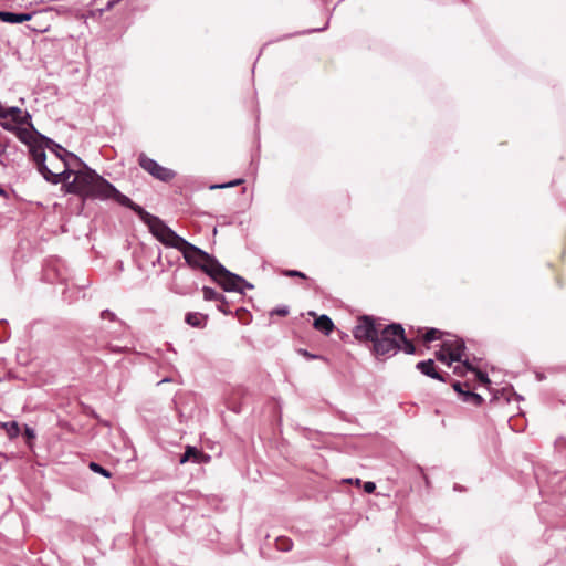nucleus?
<instances>
[{
    "label": "nucleus",
    "instance_id": "35",
    "mask_svg": "<svg viewBox=\"0 0 566 566\" xmlns=\"http://www.w3.org/2000/svg\"><path fill=\"white\" fill-rule=\"evenodd\" d=\"M289 307L286 305H281V306H277L275 308H273L271 312H270V315L273 316V315H279V316H287L289 315Z\"/></svg>",
    "mask_w": 566,
    "mask_h": 566
},
{
    "label": "nucleus",
    "instance_id": "34",
    "mask_svg": "<svg viewBox=\"0 0 566 566\" xmlns=\"http://www.w3.org/2000/svg\"><path fill=\"white\" fill-rule=\"evenodd\" d=\"M452 388L458 394L459 398H461L465 391L464 388H469V384L468 382L463 384L461 381L455 380L452 382Z\"/></svg>",
    "mask_w": 566,
    "mask_h": 566
},
{
    "label": "nucleus",
    "instance_id": "7",
    "mask_svg": "<svg viewBox=\"0 0 566 566\" xmlns=\"http://www.w3.org/2000/svg\"><path fill=\"white\" fill-rule=\"evenodd\" d=\"M212 275L213 277L210 279L216 282L224 292H238L243 294L244 289H254L253 284L248 282L239 274L229 271L221 263H217V268H214Z\"/></svg>",
    "mask_w": 566,
    "mask_h": 566
},
{
    "label": "nucleus",
    "instance_id": "21",
    "mask_svg": "<svg viewBox=\"0 0 566 566\" xmlns=\"http://www.w3.org/2000/svg\"><path fill=\"white\" fill-rule=\"evenodd\" d=\"M0 428H2L6 431L8 438L11 440L18 438L20 434L19 423L14 420L7 422L0 421Z\"/></svg>",
    "mask_w": 566,
    "mask_h": 566
},
{
    "label": "nucleus",
    "instance_id": "2",
    "mask_svg": "<svg viewBox=\"0 0 566 566\" xmlns=\"http://www.w3.org/2000/svg\"><path fill=\"white\" fill-rule=\"evenodd\" d=\"M0 126L15 135L20 142H53L40 134L31 123V115L17 106H6L0 102Z\"/></svg>",
    "mask_w": 566,
    "mask_h": 566
},
{
    "label": "nucleus",
    "instance_id": "8",
    "mask_svg": "<svg viewBox=\"0 0 566 566\" xmlns=\"http://www.w3.org/2000/svg\"><path fill=\"white\" fill-rule=\"evenodd\" d=\"M382 326V324L377 323L374 316L360 315L357 317L352 333L359 343H370L373 345Z\"/></svg>",
    "mask_w": 566,
    "mask_h": 566
},
{
    "label": "nucleus",
    "instance_id": "31",
    "mask_svg": "<svg viewBox=\"0 0 566 566\" xmlns=\"http://www.w3.org/2000/svg\"><path fill=\"white\" fill-rule=\"evenodd\" d=\"M297 352H298L300 355H302L303 357H305L308 360L319 359V360H323V361H328V359L325 356L317 355V354H312L307 349H304V348H300Z\"/></svg>",
    "mask_w": 566,
    "mask_h": 566
},
{
    "label": "nucleus",
    "instance_id": "5",
    "mask_svg": "<svg viewBox=\"0 0 566 566\" xmlns=\"http://www.w3.org/2000/svg\"><path fill=\"white\" fill-rule=\"evenodd\" d=\"M142 221L148 227L150 233L166 247L179 250L182 244H186V239L177 234L159 217L147 212Z\"/></svg>",
    "mask_w": 566,
    "mask_h": 566
},
{
    "label": "nucleus",
    "instance_id": "15",
    "mask_svg": "<svg viewBox=\"0 0 566 566\" xmlns=\"http://www.w3.org/2000/svg\"><path fill=\"white\" fill-rule=\"evenodd\" d=\"M49 153H46V163L48 167L53 172H59L63 169V156L60 151H57V148L55 146L49 145L45 146Z\"/></svg>",
    "mask_w": 566,
    "mask_h": 566
},
{
    "label": "nucleus",
    "instance_id": "3",
    "mask_svg": "<svg viewBox=\"0 0 566 566\" xmlns=\"http://www.w3.org/2000/svg\"><path fill=\"white\" fill-rule=\"evenodd\" d=\"M403 337V327L400 323L384 325L369 349L371 355L386 360L400 352L399 338Z\"/></svg>",
    "mask_w": 566,
    "mask_h": 566
},
{
    "label": "nucleus",
    "instance_id": "42",
    "mask_svg": "<svg viewBox=\"0 0 566 566\" xmlns=\"http://www.w3.org/2000/svg\"><path fill=\"white\" fill-rule=\"evenodd\" d=\"M0 196L7 197V191L0 187Z\"/></svg>",
    "mask_w": 566,
    "mask_h": 566
},
{
    "label": "nucleus",
    "instance_id": "36",
    "mask_svg": "<svg viewBox=\"0 0 566 566\" xmlns=\"http://www.w3.org/2000/svg\"><path fill=\"white\" fill-rule=\"evenodd\" d=\"M283 275L287 276V277H301V279H306V275L305 273L301 272V271H297V270H285L283 271Z\"/></svg>",
    "mask_w": 566,
    "mask_h": 566
},
{
    "label": "nucleus",
    "instance_id": "32",
    "mask_svg": "<svg viewBox=\"0 0 566 566\" xmlns=\"http://www.w3.org/2000/svg\"><path fill=\"white\" fill-rule=\"evenodd\" d=\"M23 436L25 437L28 446L31 447V442L36 437L35 430L33 428L29 427L28 424H25L24 429H23Z\"/></svg>",
    "mask_w": 566,
    "mask_h": 566
},
{
    "label": "nucleus",
    "instance_id": "26",
    "mask_svg": "<svg viewBox=\"0 0 566 566\" xmlns=\"http://www.w3.org/2000/svg\"><path fill=\"white\" fill-rule=\"evenodd\" d=\"M88 468L91 471H93L94 473H97V474H101L105 478H111L112 476V472L107 469H105L104 467H102L99 463L97 462H94V461H91L88 463Z\"/></svg>",
    "mask_w": 566,
    "mask_h": 566
},
{
    "label": "nucleus",
    "instance_id": "9",
    "mask_svg": "<svg viewBox=\"0 0 566 566\" xmlns=\"http://www.w3.org/2000/svg\"><path fill=\"white\" fill-rule=\"evenodd\" d=\"M104 191L102 193L101 200L114 199L120 206L130 209L134 211L139 219L142 220L148 211H146L142 206L135 203L129 197L122 193L113 184L109 181L103 185Z\"/></svg>",
    "mask_w": 566,
    "mask_h": 566
},
{
    "label": "nucleus",
    "instance_id": "19",
    "mask_svg": "<svg viewBox=\"0 0 566 566\" xmlns=\"http://www.w3.org/2000/svg\"><path fill=\"white\" fill-rule=\"evenodd\" d=\"M30 13H14L8 11H0V20L7 23H22L31 20Z\"/></svg>",
    "mask_w": 566,
    "mask_h": 566
},
{
    "label": "nucleus",
    "instance_id": "40",
    "mask_svg": "<svg viewBox=\"0 0 566 566\" xmlns=\"http://www.w3.org/2000/svg\"><path fill=\"white\" fill-rule=\"evenodd\" d=\"M7 154H9V158H14V160L18 157H22L23 156V151H19L17 147H15V151L13 149H8Z\"/></svg>",
    "mask_w": 566,
    "mask_h": 566
},
{
    "label": "nucleus",
    "instance_id": "6",
    "mask_svg": "<svg viewBox=\"0 0 566 566\" xmlns=\"http://www.w3.org/2000/svg\"><path fill=\"white\" fill-rule=\"evenodd\" d=\"M74 178L76 182H78L81 197L84 200L101 199L104 191L103 185L108 181L88 166H85L83 170L77 171V174L74 175Z\"/></svg>",
    "mask_w": 566,
    "mask_h": 566
},
{
    "label": "nucleus",
    "instance_id": "10",
    "mask_svg": "<svg viewBox=\"0 0 566 566\" xmlns=\"http://www.w3.org/2000/svg\"><path fill=\"white\" fill-rule=\"evenodd\" d=\"M138 164L150 176L163 182H169L176 176L175 170L159 165L155 159L148 157L145 154H140L138 156Z\"/></svg>",
    "mask_w": 566,
    "mask_h": 566
},
{
    "label": "nucleus",
    "instance_id": "33",
    "mask_svg": "<svg viewBox=\"0 0 566 566\" xmlns=\"http://www.w3.org/2000/svg\"><path fill=\"white\" fill-rule=\"evenodd\" d=\"M102 319H109L112 322H118L120 325H124V322L117 318L116 314L109 310H104L101 312Z\"/></svg>",
    "mask_w": 566,
    "mask_h": 566
},
{
    "label": "nucleus",
    "instance_id": "38",
    "mask_svg": "<svg viewBox=\"0 0 566 566\" xmlns=\"http://www.w3.org/2000/svg\"><path fill=\"white\" fill-rule=\"evenodd\" d=\"M446 349L442 348V350H439V352H436V358L441 361V363H444L448 365V360H449V352L448 353H444Z\"/></svg>",
    "mask_w": 566,
    "mask_h": 566
},
{
    "label": "nucleus",
    "instance_id": "20",
    "mask_svg": "<svg viewBox=\"0 0 566 566\" xmlns=\"http://www.w3.org/2000/svg\"><path fill=\"white\" fill-rule=\"evenodd\" d=\"M463 402L479 407L483 403L484 399L481 395L471 390V388H467L463 396L460 398Z\"/></svg>",
    "mask_w": 566,
    "mask_h": 566
},
{
    "label": "nucleus",
    "instance_id": "11",
    "mask_svg": "<svg viewBox=\"0 0 566 566\" xmlns=\"http://www.w3.org/2000/svg\"><path fill=\"white\" fill-rule=\"evenodd\" d=\"M186 275L179 271H175L171 283V291L179 295H189L198 290L195 281L186 280Z\"/></svg>",
    "mask_w": 566,
    "mask_h": 566
},
{
    "label": "nucleus",
    "instance_id": "17",
    "mask_svg": "<svg viewBox=\"0 0 566 566\" xmlns=\"http://www.w3.org/2000/svg\"><path fill=\"white\" fill-rule=\"evenodd\" d=\"M185 322L191 327L203 328L208 322V315L198 312H188L185 316Z\"/></svg>",
    "mask_w": 566,
    "mask_h": 566
},
{
    "label": "nucleus",
    "instance_id": "12",
    "mask_svg": "<svg viewBox=\"0 0 566 566\" xmlns=\"http://www.w3.org/2000/svg\"><path fill=\"white\" fill-rule=\"evenodd\" d=\"M416 368L424 376L442 382H446L450 377L448 373L442 374L438 371L433 359L421 360L417 363Z\"/></svg>",
    "mask_w": 566,
    "mask_h": 566
},
{
    "label": "nucleus",
    "instance_id": "14",
    "mask_svg": "<svg viewBox=\"0 0 566 566\" xmlns=\"http://www.w3.org/2000/svg\"><path fill=\"white\" fill-rule=\"evenodd\" d=\"M210 460V455L202 452L200 449L193 446H187L185 452L180 455L179 463L186 462L193 463H207Z\"/></svg>",
    "mask_w": 566,
    "mask_h": 566
},
{
    "label": "nucleus",
    "instance_id": "43",
    "mask_svg": "<svg viewBox=\"0 0 566 566\" xmlns=\"http://www.w3.org/2000/svg\"><path fill=\"white\" fill-rule=\"evenodd\" d=\"M359 483H360V479H356V480L354 481V484H359Z\"/></svg>",
    "mask_w": 566,
    "mask_h": 566
},
{
    "label": "nucleus",
    "instance_id": "30",
    "mask_svg": "<svg viewBox=\"0 0 566 566\" xmlns=\"http://www.w3.org/2000/svg\"><path fill=\"white\" fill-rule=\"evenodd\" d=\"M65 188V192L67 193H74L81 196V190L78 188V182H76L75 178L72 181H62Z\"/></svg>",
    "mask_w": 566,
    "mask_h": 566
},
{
    "label": "nucleus",
    "instance_id": "4",
    "mask_svg": "<svg viewBox=\"0 0 566 566\" xmlns=\"http://www.w3.org/2000/svg\"><path fill=\"white\" fill-rule=\"evenodd\" d=\"M178 251L182 253L186 263L190 268L201 270L209 277H213L212 272L217 268V263H220L214 255L209 254L187 240L186 244H182Z\"/></svg>",
    "mask_w": 566,
    "mask_h": 566
},
{
    "label": "nucleus",
    "instance_id": "24",
    "mask_svg": "<svg viewBox=\"0 0 566 566\" xmlns=\"http://www.w3.org/2000/svg\"><path fill=\"white\" fill-rule=\"evenodd\" d=\"M275 546L281 552H290L293 547V542L291 538L285 536H279L275 539Z\"/></svg>",
    "mask_w": 566,
    "mask_h": 566
},
{
    "label": "nucleus",
    "instance_id": "25",
    "mask_svg": "<svg viewBox=\"0 0 566 566\" xmlns=\"http://www.w3.org/2000/svg\"><path fill=\"white\" fill-rule=\"evenodd\" d=\"M399 344L401 346L400 350H403L408 355H413L416 353V347L413 343L407 338L406 333L403 332V337L399 338Z\"/></svg>",
    "mask_w": 566,
    "mask_h": 566
},
{
    "label": "nucleus",
    "instance_id": "16",
    "mask_svg": "<svg viewBox=\"0 0 566 566\" xmlns=\"http://www.w3.org/2000/svg\"><path fill=\"white\" fill-rule=\"evenodd\" d=\"M467 369L469 371H472L475 374L478 380L481 384H490V379L488 377L486 373L481 371L480 369L475 368L469 360L463 361V366H457L454 368V373L458 375H463V370Z\"/></svg>",
    "mask_w": 566,
    "mask_h": 566
},
{
    "label": "nucleus",
    "instance_id": "13",
    "mask_svg": "<svg viewBox=\"0 0 566 566\" xmlns=\"http://www.w3.org/2000/svg\"><path fill=\"white\" fill-rule=\"evenodd\" d=\"M443 349L449 352L448 366H451L454 361H462V356L465 350V344L462 339H455L453 342H444Z\"/></svg>",
    "mask_w": 566,
    "mask_h": 566
},
{
    "label": "nucleus",
    "instance_id": "27",
    "mask_svg": "<svg viewBox=\"0 0 566 566\" xmlns=\"http://www.w3.org/2000/svg\"><path fill=\"white\" fill-rule=\"evenodd\" d=\"M85 346L91 348L92 350H101L103 348H106L108 347V344L106 342H98L97 339L95 338H92V337H87L86 339V343H85Z\"/></svg>",
    "mask_w": 566,
    "mask_h": 566
},
{
    "label": "nucleus",
    "instance_id": "23",
    "mask_svg": "<svg viewBox=\"0 0 566 566\" xmlns=\"http://www.w3.org/2000/svg\"><path fill=\"white\" fill-rule=\"evenodd\" d=\"M8 149L15 151V144H0V165L8 166L14 161V158H9Z\"/></svg>",
    "mask_w": 566,
    "mask_h": 566
},
{
    "label": "nucleus",
    "instance_id": "41",
    "mask_svg": "<svg viewBox=\"0 0 566 566\" xmlns=\"http://www.w3.org/2000/svg\"><path fill=\"white\" fill-rule=\"evenodd\" d=\"M119 1H120V0H111V1H108V2H107V4H106V8H105V9H106V10L112 9V8H113L117 2H119Z\"/></svg>",
    "mask_w": 566,
    "mask_h": 566
},
{
    "label": "nucleus",
    "instance_id": "29",
    "mask_svg": "<svg viewBox=\"0 0 566 566\" xmlns=\"http://www.w3.org/2000/svg\"><path fill=\"white\" fill-rule=\"evenodd\" d=\"M442 332L437 328H428L423 335V340L426 343H431L436 339L441 338Z\"/></svg>",
    "mask_w": 566,
    "mask_h": 566
},
{
    "label": "nucleus",
    "instance_id": "22",
    "mask_svg": "<svg viewBox=\"0 0 566 566\" xmlns=\"http://www.w3.org/2000/svg\"><path fill=\"white\" fill-rule=\"evenodd\" d=\"M203 293V300L205 301H216V302H223L226 303V296L219 292H217L214 289L209 286L202 287Z\"/></svg>",
    "mask_w": 566,
    "mask_h": 566
},
{
    "label": "nucleus",
    "instance_id": "1",
    "mask_svg": "<svg viewBox=\"0 0 566 566\" xmlns=\"http://www.w3.org/2000/svg\"><path fill=\"white\" fill-rule=\"evenodd\" d=\"M28 153L42 177L57 185L69 180L87 166L78 156L67 151L61 144H25Z\"/></svg>",
    "mask_w": 566,
    "mask_h": 566
},
{
    "label": "nucleus",
    "instance_id": "28",
    "mask_svg": "<svg viewBox=\"0 0 566 566\" xmlns=\"http://www.w3.org/2000/svg\"><path fill=\"white\" fill-rule=\"evenodd\" d=\"M243 182H244V180L242 178H239V179H234V180H231V181L224 182V184H213V185H210L209 189L210 190H214V189L230 188V187L239 186V185H241Z\"/></svg>",
    "mask_w": 566,
    "mask_h": 566
},
{
    "label": "nucleus",
    "instance_id": "37",
    "mask_svg": "<svg viewBox=\"0 0 566 566\" xmlns=\"http://www.w3.org/2000/svg\"><path fill=\"white\" fill-rule=\"evenodd\" d=\"M217 308H218V311H220L224 315H231L232 314V312L229 310V303H228L227 298H226V303L218 302Z\"/></svg>",
    "mask_w": 566,
    "mask_h": 566
},
{
    "label": "nucleus",
    "instance_id": "44",
    "mask_svg": "<svg viewBox=\"0 0 566 566\" xmlns=\"http://www.w3.org/2000/svg\"><path fill=\"white\" fill-rule=\"evenodd\" d=\"M454 490H461V486H459L458 484L454 485Z\"/></svg>",
    "mask_w": 566,
    "mask_h": 566
},
{
    "label": "nucleus",
    "instance_id": "39",
    "mask_svg": "<svg viewBox=\"0 0 566 566\" xmlns=\"http://www.w3.org/2000/svg\"><path fill=\"white\" fill-rule=\"evenodd\" d=\"M376 490V484L371 481H367L364 483V491L368 494L374 493Z\"/></svg>",
    "mask_w": 566,
    "mask_h": 566
},
{
    "label": "nucleus",
    "instance_id": "18",
    "mask_svg": "<svg viewBox=\"0 0 566 566\" xmlns=\"http://www.w3.org/2000/svg\"><path fill=\"white\" fill-rule=\"evenodd\" d=\"M314 328L322 332L324 335H329L334 329V323L329 316L323 314L315 318Z\"/></svg>",
    "mask_w": 566,
    "mask_h": 566
}]
</instances>
